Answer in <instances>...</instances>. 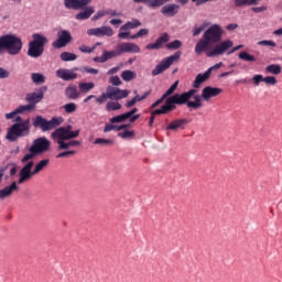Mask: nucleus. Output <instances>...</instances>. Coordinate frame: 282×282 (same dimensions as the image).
I'll return each mask as SVG.
<instances>
[{
	"instance_id": "a878e982",
	"label": "nucleus",
	"mask_w": 282,
	"mask_h": 282,
	"mask_svg": "<svg viewBox=\"0 0 282 282\" xmlns=\"http://www.w3.org/2000/svg\"><path fill=\"white\" fill-rule=\"evenodd\" d=\"M164 43H169V33H164L155 43H150L145 46L147 50H161Z\"/></svg>"
},
{
	"instance_id": "0e129e2a",
	"label": "nucleus",
	"mask_w": 282,
	"mask_h": 282,
	"mask_svg": "<svg viewBox=\"0 0 282 282\" xmlns=\"http://www.w3.org/2000/svg\"><path fill=\"white\" fill-rule=\"evenodd\" d=\"M118 39L129 40L131 39V35H129V32L127 31H120L118 33Z\"/></svg>"
},
{
	"instance_id": "f03ea898",
	"label": "nucleus",
	"mask_w": 282,
	"mask_h": 282,
	"mask_svg": "<svg viewBox=\"0 0 282 282\" xmlns=\"http://www.w3.org/2000/svg\"><path fill=\"white\" fill-rule=\"evenodd\" d=\"M8 52L11 56H17L23 50V41L12 34L0 36V54Z\"/></svg>"
},
{
	"instance_id": "5701e85b",
	"label": "nucleus",
	"mask_w": 282,
	"mask_h": 282,
	"mask_svg": "<svg viewBox=\"0 0 282 282\" xmlns=\"http://www.w3.org/2000/svg\"><path fill=\"white\" fill-rule=\"evenodd\" d=\"M65 97L68 98V100H78V98H80V90H78L76 85L70 84L65 89Z\"/></svg>"
},
{
	"instance_id": "423d86ee",
	"label": "nucleus",
	"mask_w": 282,
	"mask_h": 282,
	"mask_svg": "<svg viewBox=\"0 0 282 282\" xmlns=\"http://www.w3.org/2000/svg\"><path fill=\"white\" fill-rule=\"evenodd\" d=\"M223 36L224 29H221L219 24H213L203 34V39H205L212 45L219 43Z\"/></svg>"
},
{
	"instance_id": "052dcab7",
	"label": "nucleus",
	"mask_w": 282,
	"mask_h": 282,
	"mask_svg": "<svg viewBox=\"0 0 282 282\" xmlns=\"http://www.w3.org/2000/svg\"><path fill=\"white\" fill-rule=\"evenodd\" d=\"M206 30V24L193 29V36H199Z\"/></svg>"
},
{
	"instance_id": "680f3d73",
	"label": "nucleus",
	"mask_w": 282,
	"mask_h": 282,
	"mask_svg": "<svg viewBox=\"0 0 282 282\" xmlns=\"http://www.w3.org/2000/svg\"><path fill=\"white\" fill-rule=\"evenodd\" d=\"M252 80H253V85H256V87H259V85L263 83V75H254L252 77Z\"/></svg>"
},
{
	"instance_id": "37998d69",
	"label": "nucleus",
	"mask_w": 282,
	"mask_h": 282,
	"mask_svg": "<svg viewBox=\"0 0 282 282\" xmlns=\"http://www.w3.org/2000/svg\"><path fill=\"white\" fill-rule=\"evenodd\" d=\"M32 82L35 83V85H43L45 83V76L41 73H33L31 75Z\"/></svg>"
},
{
	"instance_id": "c03bdc74",
	"label": "nucleus",
	"mask_w": 282,
	"mask_h": 282,
	"mask_svg": "<svg viewBox=\"0 0 282 282\" xmlns=\"http://www.w3.org/2000/svg\"><path fill=\"white\" fill-rule=\"evenodd\" d=\"M34 109L33 105H21L18 108H15V113H28Z\"/></svg>"
},
{
	"instance_id": "69168bd1",
	"label": "nucleus",
	"mask_w": 282,
	"mask_h": 282,
	"mask_svg": "<svg viewBox=\"0 0 282 282\" xmlns=\"http://www.w3.org/2000/svg\"><path fill=\"white\" fill-rule=\"evenodd\" d=\"M105 14H107V12L106 11H98L97 12V14H95L94 17H93V21H98V19H102V17H105Z\"/></svg>"
},
{
	"instance_id": "412c9836",
	"label": "nucleus",
	"mask_w": 282,
	"mask_h": 282,
	"mask_svg": "<svg viewBox=\"0 0 282 282\" xmlns=\"http://www.w3.org/2000/svg\"><path fill=\"white\" fill-rule=\"evenodd\" d=\"M57 78H62V80H76L78 78V74L74 73L73 69L59 68L56 70Z\"/></svg>"
},
{
	"instance_id": "ea45409f",
	"label": "nucleus",
	"mask_w": 282,
	"mask_h": 282,
	"mask_svg": "<svg viewBox=\"0 0 282 282\" xmlns=\"http://www.w3.org/2000/svg\"><path fill=\"white\" fill-rule=\"evenodd\" d=\"M59 58L61 61H64L65 63H67L69 61H76V58H78V55L70 52H63L59 55Z\"/></svg>"
},
{
	"instance_id": "774afa93",
	"label": "nucleus",
	"mask_w": 282,
	"mask_h": 282,
	"mask_svg": "<svg viewBox=\"0 0 282 282\" xmlns=\"http://www.w3.org/2000/svg\"><path fill=\"white\" fill-rule=\"evenodd\" d=\"M84 70L86 72V74H98V69L91 67H85Z\"/></svg>"
},
{
	"instance_id": "bb28decb",
	"label": "nucleus",
	"mask_w": 282,
	"mask_h": 282,
	"mask_svg": "<svg viewBox=\"0 0 282 282\" xmlns=\"http://www.w3.org/2000/svg\"><path fill=\"white\" fill-rule=\"evenodd\" d=\"M135 113H138V108H133L132 110L118 115L116 117L110 118V122L115 123V122H124L127 120H129V118H131V116H135Z\"/></svg>"
},
{
	"instance_id": "338daca9",
	"label": "nucleus",
	"mask_w": 282,
	"mask_h": 282,
	"mask_svg": "<svg viewBox=\"0 0 282 282\" xmlns=\"http://www.w3.org/2000/svg\"><path fill=\"white\" fill-rule=\"evenodd\" d=\"M251 10H252V12H256L257 14H259L261 12H265V10H268V8H265V7H252Z\"/></svg>"
},
{
	"instance_id": "9d476101",
	"label": "nucleus",
	"mask_w": 282,
	"mask_h": 282,
	"mask_svg": "<svg viewBox=\"0 0 282 282\" xmlns=\"http://www.w3.org/2000/svg\"><path fill=\"white\" fill-rule=\"evenodd\" d=\"M50 147H52V142L45 137H40L33 140V143L31 145V148L37 155H41L42 153H46V151H50Z\"/></svg>"
},
{
	"instance_id": "cd10ccee",
	"label": "nucleus",
	"mask_w": 282,
	"mask_h": 282,
	"mask_svg": "<svg viewBox=\"0 0 282 282\" xmlns=\"http://www.w3.org/2000/svg\"><path fill=\"white\" fill-rule=\"evenodd\" d=\"M94 12H96L94 7H85L83 11L75 15V19L77 21H87V19H89Z\"/></svg>"
},
{
	"instance_id": "09e8293b",
	"label": "nucleus",
	"mask_w": 282,
	"mask_h": 282,
	"mask_svg": "<svg viewBox=\"0 0 282 282\" xmlns=\"http://www.w3.org/2000/svg\"><path fill=\"white\" fill-rule=\"evenodd\" d=\"M108 98L109 96H108V93L106 91V93H102L99 97L96 96V98L94 99L97 105H105Z\"/></svg>"
},
{
	"instance_id": "4be33fe9",
	"label": "nucleus",
	"mask_w": 282,
	"mask_h": 282,
	"mask_svg": "<svg viewBox=\"0 0 282 282\" xmlns=\"http://www.w3.org/2000/svg\"><path fill=\"white\" fill-rule=\"evenodd\" d=\"M161 13H163V15L167 18L176 17V14L180 13V6L175 3L164 6L161 9Z\"/></svg>"
},
{
	"instance_id": "4c0bfd02",
	"label": "nucleus",
	"mask_w": 282,
	"mask_h": 282,
	"mask_svg": "<svg viewBox=\"0 0 282 282\" xmlns=\"http://www.w3.org/2000/svg\"><path fill=\"white\" fill-rule=\"evenodd\" d=\"M265 73L279 76V74H281V66L279 64H271L265 67Z\"/></svg>"
},
{
	"instance_id": "0eeeda50",
	"label": "nucleus",
	"mask_w": 282,
	"mask_h": 282,
	"mask_svg": "<svg viewBox=\"0 0 282 282\" xmlns=\"http://www.w3.org/2000/svg\"><path fill=\"white\" fill-rule=\"evenodd\" d=\"M182 57V52L177 51L173 55L169 56L167 58L163 59L155 66V68L152 70V76H160V74H163V72H166L173 63H177L180 58Z\"/></svg>"
},
{
	"instance_id": "864d4df0",
	"label": "nucleus",
	"mask_w": 282,
	"mask_h": 282,
	"mask_svg": "<svg viewBox=\"0 0 282 282\" xmlns=\"http://www.w3.org/2000/svg\"><path fill=\"white\" fill-rule=\"evenodd\" d=\"M262 83H264L265 85H276L278 80L276 77L274 76H267V77H262Z\"/></svg>"
},
{
	"instance_id": "58836bf2",
	"label": "nucleus",
	"mask_w": 282,
	"mask_h": 282,
	"mask_svg": "<svg viewBox=\"0 0 282 282\" xmlns=\"http://www.w3.org/2000/svg\"><path fill=\"white\" fill-rule=\"evenodd\" d=\"M121 78L124 83H131L135 78V72L133 70H123L121 73Z\"/></svg>"
},
{
	"instance_id": "49530a36",
	"label": "nucleus",
	"mask_w": 282,
	"mask_h": 282,
	"mask_svg": "<svg viewBox=\"0 0 282 282\" xmlns=\"http://www.w3.org/2000/svg\"><path fill=\"white\" fill-rule=\"evenodd\" d=\"M177 85H180V80H176L166 91L163 94V98H169V96H173L175 94V89H177Z\"/></svg>"
},
{
	"instance_id": "9b49d317",
	"label": "nucleus",
	"mask_w": 282,
	"mask_h": 282,
	"mask_svg": "<svg viewBox=\"0 0 282 282\" xmlns=\"http://www.w3.org/2000/svg\"><path fill=\"white\" fill-rule=\"evenodd\" d=\"M106 93L108 94L109 100H122L123 98H128L131 91L124 89H120L118 87L108 86L106 88Z\"/></svg>"
},
{
	"instance_id": "4468645a",
	"label": "nucleus",
	"mask_w": 282,
	"mask_h": 282,
	"mask_svg": "<svg viewBox=\"0 0 282 282\" xmlns=\"http://www.w3.org/2000/svg\"><path fill=\"white\" fill-rule=\"evenodd\" d=\"M46 91H47V87L43 86L42 88L39 89L37 93L26 94L25 100H26V102H29V105L33 106V109H35L37 102H41V100L45 96Z\"/></svg>"
},
{
	"instance_id": "bf43d9fd",
	"label": "nucleus",
	"mask_w": 282,
	"mask_h": 282,
	"mask_svg": "<svg viewBox=\"0 0 282 282\" xmlns=\"http://www.w3.org/2000/svg\"><path fill=\"white\" fill-rule=\"evenodd\" d=\"M110 83L113 85V87H120V85H122V80H120L119 76L110 77Z\"/></svg>"
},
{
	"instance_id": "603ef678",
	"label": "nucleus",
	"mask_w": 282,
	"mask_h": 282,
	"mask_svg": "<svg viewBox=\"0 0 282 282\" xmlns=\"http://www.w3.org/2000/svg\"><path fill=\"white\" fill-rule=\"evenodd\" d=\"M149 34V29H141L138 33L130 36V39L133 41L135 39H141V36H147Z\"/></svg>"
},
{
	"instance_id": "a19ab883",
	"label": "nucleus",
	"mask_w": 282,
	"mask_h": 282,
	"mask_svg": "<svg viewBox=\"0 0 282 282\" xmlns=\"http://www.w3.org/2000/svg\"><path fill=\"white\" fill-rule=\"evenodd\" d=\"M171 0H149L148 1V8H152L153 10L155 8H162L165 3H169Z\"/></svg>"
},
{
	"instance_id": "6e6d98bb",
	"label": "nucleus",
	"mask_w": 282,
	"mask_h": 282,
	"mask_svg": "<svg viewBox=\"0 0 282 282\" xmlns=\"http://www.w3.org/2000/svg\"><path fill=\"white\" fill-rule=\"evenodd\" d=\"M95 50L96 45H94L93 47H89L87 45L79 46V52H82L83 54H91Z\"/></svg>"
},
{
	"instance_id": "aec40b11",
	"label": "nucleus",
	"mask_w": 282,
	"mask_h": 282,
	"mask_svg": "<svg viewBox=\"0 0 282 282\" xmlns=\"http://www.w3.org/2000/svg\"><path fill=\"white\" fill-rule=\"evenodd\" d=\"M116 56H120L117 47L115 51H105L101 56L94 57V63H107V61H111Z\"/></svg>"
},
{
	"instance_id": "39448f33",
	"label": "nucleus",
	"mask_w": 282,
	"mask_h": 282,
	"mask_svg": "<svg viewBox=\"0 0 282 282\" xmlns=\"http://www.w3.org/2000/svg\"><path fill=\"white\" fill-rule=\"evenodd\" d=\"M63 124V117H53L51 120L43 118V116H36L33 119V127L35 129H41L43 133L46 131H52L56 129V127H61Z\"/></svg>"
},
{
	"instance_id": "f257e3e1",
	"label": "nucleus",
	"mask_w": 282,
	"mask_h": 282,
	"mask_svg": "<svg viewBox=\"0 0 282 282\" xmlns=\"http://www.w3.org/2000/svg\"><path fill=\"white\" fill-rule=\"evenodd\" d=\"M80 135V130L72 131V126L57 128L52 132L51 138L53 140H57L58 151H67V149H72V147H80V141H76L74 139ZM67 140H72L68 141Z\"/></svg>"
},
{
	"instance_id": "72a5a7b5",
	"label": "nucleus",
	"mask_w": 282,
	"mask_h": 282,
	"mask_svg": "<svg viewBox=\"0 0 282 282\" xmlns=\"http://www.w3.org/2000/svg\"><path fill=\"white\" fill-rule=\"evenodd\" d=\"M48 166H50V159H43L36 163L33 171H34L35 175H39V173H41V171H43L44 169H47Z\"/></svg>"
},
{
	"instance_id": "473e14b6",
	"label": "nucleus",
	"mask_w": 282,
	"mask_h": 282,
	"mask_svg": "<svg viewBox=\"0 0 282 282\" xmlns=\"http://www.w3.org/2000/svg\"><path fill=\"white\" fill-rule=\"evenodd\" d=\"M142 23L140 20H133L132 22H127L120 28V32H129V30H135V28H140Z\"/></svg>"
},
{
	"instance_id": "b1692460",
	"label": "nucleus",
	"mask_w": 282,
	"mask_h": 282,
	"mask_svg": "<svg viewBox=\"0 0 282 282\" xmlns=\"http://www.w3.org/2000/svg\"><path fill=\"white\" fill-rule=\"evenodd\" d=\"M186 124H188V119H176L167 124L166 130L177 131L180 129H186Z\"/></svg>"
},
{
	"instance_id": "1a4fd4ad",
	"label": "nucleus",
	"mask_w": 282,
	"mask_h": 282,
	"mask_svg": "<svg viewBox=\"0 0 282 282\" xmlns=\"http://www.w3.org/2000/svg\"><path fill=\"white\" fill-rule=\"evenodd\" d=\"M232 45H235L232 40L223 41V42L216 44L215 47L210 52L207 53V56L209 58H213L215 56H223V54H226V52H228V50H230V47H232Z\"/></svg>"
},
{
	"instance_id": "f3484780",
	"label": "nucleus",
	"mask_w": 282,
	"mask_h": 282,
	"mask_svg": "<svg viewBox=\"0 0 282 282\" xmlns=\"http://www.w3.org/2000/svg\"><path fill=\"white\" fill-rule=\"evenodd\" d=\"M88 36H113V29L111 26H101L87 30Z\"/></svg>"
},
{
	"instance_id": "f704fd0d",
	"label": "nucleus",
	"mask_w": 282,
	"mask_h": 282,
	"mask_svg": "<svg viewBox=\"0 0 282 282\" xmlns=\"http://www.w3.org/2000/svg\"><path fill=\"white\" fill-rule=\"evenodd\" d=\"M261 0H234L236 8H242V6H257Z\"/></svg>"
},
{
	"instance_id": "6e6552de",
	"label": "nucleus",
	"mask_w": 282,
	"mask_h": 282,
	"mask_svg": "<svg viewBox=\"0 0 282 282\" xmlns=\"http://www.w3.org/2000/svg\"><path fill=\"white\" fill-rule=\"evenodd\" d=\"M72 41V33L67 30H61L57 32V39L52 43V47L63 50V47H67Z\"/></svg>"
},
{
	"instance_id": "13d9d810",
	"label": "nucleus",
	"mask_w": 282,
	"mask_h": 282,
	"mask_svg": "<svg viewBox=\"0 0 282 282\" xmlns=\"http://www.w3.org/2000/svg\"><path fill=\"white\" fill-rule=\"evenodd\" d=\"M72 155H76V151L75 150H68V151H65V152H61L56 155L57 159H61V158H69Z\"/></svg>"
},
{
	"instance_id": "f8f14e48",
	"label": "nucleus",
	"mask_w": 282,
	"mask_h": 282,
	"mask_svg": "<svg viewBox=\"0 0 282 282\" xmlns=\"http://www.w3.org/2000/svg\"><path fill=\"white\" fill-rule=\"evenodd\" d=\"M175 99H173V96L169 97L165 100V105L162 106L160 109H155L151 112V115L155 118L156 116H161V113H171V111H175L177 109V106H175Z\"/></svg>"
},
{
	"instance_id": "8fccbe9b",
	"label": "nucleus",
	"mask_w": 282,
	"mask_h": 282,
	"mask_svg": "<svg viewBox=\"0 0 282 282\" xmlns=\"http://www.w3.org/2000/svg\"><path fill=\"white\" fill-rule=\"evenodd\" d=\"M167 50H180L182 47V42L180 40H175L166 44Z\"/></svg>"
},
{
	"instance_id": "6ab92c4d",
	"label": "nucleus",
	"mask_w": 282,
	"mask_h": 282,
	"mask_svg": "<svg viewBox=\"0 0 282 282\" xmlns=\"http://www.w3.org/2000/svg\"><path fill=\"white\" fill-rule=\"evenodd\" d=\"M17 192H19V186L17 185V181H13L10 185H7L0 189V199H8V197Z\"/></svg>"
},
{
	"instance_id": "c85d7f7f",
	"label": "nucleus",
	"mask_w": 282,
	"mask_h": 282,
	"mask_svg": "<svg viewBox=\"0 0 282 282\" xmlns=\"http://www.w3.org/2000/svg\"><path fill=\"white\" fill-rule=\"evenodd\" d=\"M210 78V70H206L204 74H198L194 80L193 87L199 89L203 83H206Z\"/></svg>"
},
{
	"instance_id": "7c9ffc66",
	"label": "nucleus",
	"mask_w": 282,
	"mask_h": 282,
	"mask_svg": "<svg viewBox=\"0 0 282 282\" xmlns=\"http://www.w3.org/2000/svg\"><path fill=\"white\" fill-rule=\"evenodd\" d=\"M202 95H195L193 97L194 101H189L188 99L185 105H187L189 109H200V107H204V104H202Z\"/></svg>"
},
{
	"instance_id": "e2e57ef3",
	"label": "nucleus",
	"mask_w": 282,
	"mask_h": 282,
	"mask_svg": "<svg viewBox=\"0 0 282 282\" xmlns=\"http://www.w3.org/2000/svg\"><path fill=\"white\" fill-rule=\"evenodd\" d=\"M10 78V72L8 69L0 67V79Z\"/></svg>"
},
{
	"instance_id": "4d7b16f0",
	"label": "nucleus",
	"mask_w": 282,
	"mask_h": 282,
	"mask_svg": "<svg viewBox=\"0 0 282 282\" xmlns=\"http://www.w3.org/2000/svg\"><path fill=\"white\" fill-rule=\"evenodd\" d=\"M258 45H262L264 47H276V43H274V41L272 40H263V41H260L258 42Z\"/></svg>"
},
{
	"instance_id": "7ed1b4c3",
	"label": "nucleus",
	"mask_w": 282,
	"mask_h": 282,
	"mask_svg": "<svg viewBox=\"0 0 282 282\" xmlns=\"http://www.w3.org/2000/svg\"><path fill=\"white\" fill-rule=\"evenodd\" d=\"M31 129L32 127L30 124V119H26L20 123H13L7 132V140H9V142H17L19 138H28Z\"/></svg>"
},
{
	"instance_id": "e433bc0d",
	"label": "nucleus",
	"mask_w": 282,
	"mask_h": 282,
	"mask_svg": "<svg viewBox=\"0 0 282 282\" xmlns=\"http://www.w3.org/2000/svg\"><path fill=\"white\" fill-rule=\"evenodd\" d=\"M238 58L240 61H246L247 63H254L257 61V57L248 52H240Z\"/></svg>"
},
{
	"instance_id": "c756f323",
	"label": "nucleus",
	"mask_w": 282,
	"mask_h": 282,
	"mask_svg": "<svg viewBox=\"0 0 282 282\" xmlns=\"http://www.w3.org/2000/svg\"><path fill=\"white\" fill-rule=\"evenodd\" d=\"M212 45L210 42L206 41V39H200L198 43L195 45V54L197 56H202L203 52H206L208 50V46Z\"/></svg>"
},
{
	"instance_id": "393cba45",
	"label": "nucleus",
	"mask_w": 282,
	"mask_h": 282,
	"mask_svg": "<svg viewBox=\"0 0 282 282\" xmlns=\"http://www.w3.org/2000/svg\"><path fill=\"white\" fill-rule=\"evenodd\" d=\"M34 175H36V172H34V170H25L24 167H22L19 172L18 184H25V182H30V180L34 177Z\"/></svg>"
},
{
	"instance_id": "dca6fc26",
	"label": "nucleus",
	"mask_w": 282,
	"mask_h": 282,
	"mask_svg": "<svg viewBox=\"0 0 282 282\" xmlns=\"http://www.w3.org/2000/svg\"><path fill=\"white\" fill-rule=\"evenodd\" d=\"M196 91H197V89H189L188 91L183 93L181 95L175 94L172 96V98L176 105H186L188 102V100L194 98Z\"/></svg>"
},
{
	"instance_id": "79ce46f5",
	"label": "nucleus",
	"mask_w": 282,
	"mask_h": 282,
	"mask_svg": "<svg viewBox=\"0 0 282 282\" xmlns=\"http://www.w3.org/2000/svg\"><path fill=\"white\" fill-rule=\"evenodd\" d=\"M118 137L122 138V140H133V138H135V131L134 130H126L123 132H119Z\"/></svg>"
},
{
	"instance_id": "a18cd8bd",
	"label": "nucleus",
	"mask_w": 282,
	"mask_h": 282,
	"mask_svg": "<svg viewBox=\"0 0 282 282\" xmlns=\"http://www.w3.org/2000/svg\"><path fill=\"white\" fill-rule=\"evenodd\" d=\"M106 109H107V111H118V110L122 109V105H120V102H118V101H109L106 105Z\"/></svg>"
},
{
	"instance_id": "c9c22d12",
	"label": "nucleus",
	"mask_w": 282,
	"mask_h": 282,
	"mask_svg": "<svg viewBox=\"0 0 282 282\" xmlns=\"http://www.w3.org/2000/svg\"><path fill=\"white\" fill-rule=\"evenodd\" d=\"M36 155H39L31 147L29 148V153H26L22 159H21V163L25 164L28 162H32V160H34V158H36Z\"/></svg>"
},
{
	"instance_id": "2eb2a0df",
	"label": "nucleus",
	"mask_w": 282,
	"mask_h": 282,
	"mask_svg": "<svg viewBox=\"0 0 282 282\" xmlns=\"http://www.w3.org/2000/svg\"><path fill=\"white\" fill-rule=\"evenodd\" d=\"M91 3V0H64L67 10H84Z\"/></svg>"
},
{
	"instance_id": "20e7f679",
	"label": "nucleus",
	"mask_w": 282,
	"mask_h": 282,
	"mask_svg": "<svg viewBox=\"0 0 282 282\" xmlns=\"http://www.w3.org/2000/svg\"><path fill=\"white\" fill-rule=\"evenodd\" d=\"M32 39L26 54L31 58H40V56H43V52H45V45L48 43V40L41 33H34Z\"/></svg>"
},
{
	"instance_id": "ddd939ff",
	"label": "nucleus",
	"mask_w": 282,
	"mask_h": 282,
	"mask_svg": "<svg viewBox=\"0 0 282 282\" xmlns=\"http://www.w3.org/2000/svg\"><path fill=\"white\" fill-rule=\"evenodd\" d=\"M140 46L134 43L123 42L117 45L119 56H122V54H140Z\"/></svg>"
},
{
	"instance_id": "5fc2aeb1",
	"label": "nucleus",
	"mask_w": 282,
	"mask_h": 282,
	"mask_svg": "<svg viewBox=\"0 0 282 282\" xmlns=\"http://www.w3.org/2000/svg\"><path fill=\"white\" fill-rule=\"evenodd\" d=\"M94 144H101V145L113 144V140H111V139L97 138V139L94 141Z\"/></svg>"
},
{
	"instance_id": "de8ad7c7",
	"label": "nucleus",
	"mask_w": 282,
	"mask_h": 282,
	"mask_svg": "<svg viewBox=\"0 0 282 282\" xmlns=\"http://www.w3.org/2000/svg\"><path fill=\"white\" fill-rule=\"evenodd\" d=\"M78 106L75 102H69L63 106V109L66 113H74Z\"/></svg>"
},
{
	"instance_id": "a211bd4d",
	"label": "nucleus",
	"mask_w": 282,
	"mask_h": 282,
	"mask_svg": "<svg viewBox=\"0 0 282 282\" xmlns=\"http://www.w3.org/2000/svg\"><path fill=\"white\" fill-rule=\"evenodd\" d=\"M223 91L224 90L221 88L206 86L202 90V98H203V100H206V102H208V100H210V98H215V97L219 96V94H221Z\"/></svg>"
},
{
	"instance_id": "2f4dec72",
	"label": "nucleus",
	"mask_w": 282,
	"mask_h": 282,
	"mask_svg": "<svg viewBox=\"0 0 282 282\" xmlns=\"http://www.w3.org/2000/svg\"><path fill=\"white\" fill-rule=\"evenodd\" d=\"M96 87V84L89 82H80L78 84L79 94H88V91H91Z\"/></svg>"
},
{
	"instance_id": "3c124183",
	"label": "nucleus",
	"mask_w": 282,
	"mask_h": 282,
	"mask_svg": "<svg viewBox=\"0 0 282 282\" xmlns=\"http://www.w3.org/2000/svg\"><path fill=\"white\" fill-rule=\"evenodd\" d=\"M118 122H110V123H106L105 128H104V133H109V131H118Z\"/></svg>"
}]
</instances>
